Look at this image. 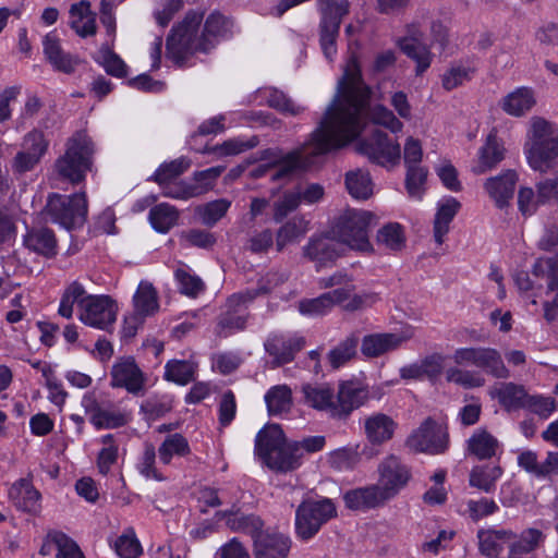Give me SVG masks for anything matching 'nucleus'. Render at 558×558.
I'll return each mask as SVG.
<instances>
[{
  "mask_svg": "<svg viewBox=\"0 0 558 558\" xmlns=\"http://www.w3.org/2000/svg\"><path fill=\"white\" fill-rule=\"evenodd\" d=\"M369 94L362 80L357 58L351 54L339 82L338 94L310 138L286 155L275 148L259 151L258 159L276 168L271 180H284L296 170H306L316 162L317 157L353 141L361 133L366 114L374 124L385 126L392 133L400 132L403 124L388 108L377 105L367 112Z\"/></svg>",
  "mask_w": 558,
  "mask_h": 558,
  "instance_id": "obj_1",
  "label": "nucleus"
},
{
  "mask_svg": "<svg viewBox=\"0 0 558 558\" xmlns=\"http://www.w3.org/2000/svg\"><path fill=\"white\" fill-rule=\"evenodd\" d=\"M202 21L203 13L190 12L168 36L167 56L179 66L183 65L187 57L193 53L209 52L221 39L231 34L232 22L219 12L208 15L199 35L198 28Z\"/></svg>",
  "mask_w": 558,
  "mask_h": 558,
  "instance_id": "obj_2",
  "label": "nucleus"
},
{
  "mask_svg": "<svg viewBox=\"0 0 558 558\" xmlns=\"http://www.w3.org/2000/svg\"><path fill=\"white\" fill-rule=\"evenodd\" d=\"M255 453L271 470L288 472L300 465L298 445H287L282 429L270 424L255 439Z\"/></svg>",
  "mask_w": 558,
  "mask_h": 558,
  "instance_id": "obj_3",
  "label": "nucleus"
},
{
  "mask_svg": "<svg viewBox=\"0 0 558 558\" xmlns=\"http://www.w3.org/2000/svg\"><path fill=\"white\" fill-rule=\"evenodd\" d=\"M94 151L92 140L85 133H75L69 138L64 154L54 161V178L71 184L81 183L92 170Z\"/></svg>",
  "mask_w": 558,
  "mask_h": 558,
  "instance_id": "obj_4",
  "label": "nucleus"
},
{
  "mask_svg": "<svg viewBox=\"0 0 558 558\" xmlns=\"http://www.w3.org/2000/svg\"><path fill=\"white\" fill-rule=\"evenodd\" d=\"M377 223L376 216L368 210L348 209L337 220L332 234L339 244L362 253L373 252L369 231Z\"/></svg>",
  "mask_w": 558,
  "mask_h": 558,
  "instance_id": "obj_5",
  "label": "nucleus"
},
{
  "mask_svg": "<svg viewBox=\"0 0 558 558\" xmlns=\"http://www.w3.org/2000/svg\"><path fill=\"white\" fill-rule=\"evenodd\" d=\"M531 146L527 149L529 165L546 172L558 162V134L553 125L542 118H534L531 128Z\"/></svg>",
  "mask_w": 558,
  "mask_h": 558,
  "instance_id": "obj_6",
  "label": "nucleus"
},
{
  "mask_svg": "<svg viewBox=\"0 0 558 558\" xmlns=\"http://www.w3.org/2000/svg\"><path fill=\"white\" fill-rule=\"evenodd\" d=\"M46 214L54 223L71 230L86 221L88 206L85 192L72 195L52 193L48 196Z\"/></svg>",
  "mask_w": 558,
  "mask_h": 558,
  "instance_id": "obj_7",
  "label": "nucleus"
},
{
  "mask_svg": "<svg viewBox=\"0 0 558 558\" xmlns=\"http://www.w3.org/2000/svg\"><path fill=\"white\" fill-rule=\"evenodd\" d=\"M337 515L333 501L323 497L320 499H305L295 511L296 535L306 541L318 533L320 527Z\"/></svg>",
  "mask_w": 558,
  "mask_h": 558,
  "instance_id": "obj_8",
  "label": "nucleus"
},
{
  "mask_svg": "<svg viewBox=\"0 0 558 558\" xmlns=\"http://www.w3.org/2000/svg\"><path fill=\"white\" fill-rule=\"evenodd\" d=\"M133 312L124 317L122 333L133 338L144 325L147 317L159 311V298L155 287L148 281H141L133 295Z\"/></svg>",
  "mask_w": 558,
  "mask_h": 558,
  "instance_id": "obj_9",
  "label": "nucleus"
},
{
  "mask_svg": "<svg viewBox=\"0 0 558 558\" xmlns=\"http://www.w3.org/2000/svg\"><path fill=\"white\" fill-rule=\"evenodd\" d=\"M256 299L252 291L238 292L229 296L225 310L217 319L216 333L219 337H228L246 328L250 318L248 305Z\"/></svg>",
  "mask_w": 558,
  "mask_h": 558,
  "instance_id": "obj_10",
  "label": "nucleus"
},
{
  "mask_svg": "<svg viewBox=\"0 0 558 558\" xmlns=\"http://www.w3.org/2000/svg\"><path fill=\"white\" fill-rule=\"evenodd\" d=\"M407 446L416 452L440 454L447 451L449 435L447 427L427 417L407 439Z\"/></svg>",
  "mask_w": 558,
  "mask_h": 558,
  "instance_id": "obj_11",
  "label": "nucleus"
},
{
  "mask_svg": "<svg viewBox=\"0 0 558 558\" xmlns=\"http://www.w3.org/2000/svg\"><path fill=\"white\" fill-rule=\"evenodd\" d=\"M357 151L372 162L387 168L398 165L401 158L400 145L379 130H374L368 137L359 142Z\"/></svg>",
  "mask_w": 558,
  "mask_h": 558,
  "instance_id": "obj_12",
  "label": "nucleus"
},
{
  "mask_svg": "<svg viewBox=\"0 0 558 558\" xmlns=\"http://www.w3.org/2000/svg\"><path fill=\"white\" fill-rule=\"evenodd\" d=\"M378 474L379 478L376 486L386 501L395 498L412 478L410 466L393 454L385 458L379 463Z\"/></svg>",
  "mask_w": 558,
  "mask_h": 558,
  "instance_id": "obj_13",
  "label": "nucleus"
},
{
  "mask_svg": "<svg viewBox=\"0 0 558 558\" xmlns=\"http://www.w3.org/2000/svg\"><path fill=\"white\" fill-rule=\"evenodd\" d=\"M118 307L108 295H87L81 303L78 319L86 326L107 330L117 319Z\"/></svg>",
  "mask_w": 558,
  "mask_h": 558,
  "instance_id": "obj_14",
  "label": "nucleus"
},
{
  "mask_svg": "<svg viewBox=\"0 0 558 558\" xmlns=\"http://www.w3.org/2000/svg\"><path fill=\"white\" fill-rule=\"evenodd\" d=\"M82 407L89 414L90 423L97 428H119L131 421L130 413L117 409L113 404H101L94 393H86L82 398Z\"/></svg>",
  "mask_w": 558,
  "mask_h": 558,
  "instance_id": "obj_15",
  "label": "nucleus"
},
{
  "mask_svg": "<svg viewBox=\"0 0 558 558\" xmlns=\"http://www.w3.org/2000/svg\"><path fill=\"white\" fill-rule=\"evenodd\" d=\"M341 252L338 240L329 234L312 235L302 248L303 257L314 263L317 270L332 266Z\"/></svg>",
  "mask_w": 558,
  "mask_h": 558,
  "instance_id": "obj_16",
  "label": "nucleus"
},
{
  "mask_svg": "<svg viewBox=\"0 0 558 558\" xmlns=\"http://www.w3.org/2000/svg\"><path fill=\"white\" fill-rule=\"evenodd\" d=\"M305 345L303 337H286L283 335H270L265 343V351L271 356L270 368H277L292 362L295 354Z\"/></svg>",
  "mask_w": 558,
  "mask_h": 558,
  "instance_id": "obj_17",
  "label": "nucleus"
},
{
  "mask_svg": "<svg viewBox=\"0 0 558 558\" xmlns=\"http://www.w3.org/2000/svg\"><path fill=\"white\" fill-rule=\"evenodd\" d=\"M302 402L336 418V390L329 383H305L301 386Z\"/></svg>",
  "mask_w": 558,
  "mask_h": 558,
  "instance_id": "obj_18",
  "label": "nucleus"
},
{
  "mask_svg": "<svg viewBox=\"0 0 558 558\" xmlns=\"http://www.w3.org/2000/svg\"><path fill=\"white\" fill-rule=\"evenodd\" d=\"M409 332H377L365 336L361 342V353L366 359H374L399 349L411 339Z\"/></svg>",
  "mask_w": 558,
  "mask_h": 558,
  "instance_id": "obj_19",
  "label": "nucleus"
},
{
  "mask_svg": "<svg viewBox=\"0 0 558 558\" xmlns=\"http://www.w3.org/2000/svg\"><path fill=\"white\" fill-rule=\"evenodd\" d=\"M111 383L114 388H124L128 392L137 395L143 390L144 376L134 359L124 357L112 365Z\"/></svg>",
  "mask_w": 558,
  "mask_h": 558,
  "instance_id": "obj_20",
  "label": "nucleus"
},
{
  "mask_svg": "<svg viewBox=\"0 0 558 558\" xmlns=\"http://www.w3.org/2000/svg\"><path fill=\"white\" fill-rule=\"evenodd\" d=\"M290 549V537L279 532L262 531L253 542L255 558H287Z\"/></svg>",
  "mask_w": 558,
  "mask_h": 558,
  "instance_id": "obj_21",
  "label": "nucleus"
},
{
  "mask_svg": "<svg viewBox=\"0 0 558 558\" xmlns=\"http://www.w3.org/2000/svg\"><path fill=\"white\" fill-rule=\"evenodd\" d=\"M367 399V391L353 381H344L336 391V418L345 420L353 410L361 407Z\"/></svg>",
  "mask_w": 558,
  "mask_h": 558,
  "instance_id": "obj_22",
  "label": "nucleus"
},
{
  "mask_svg": "<svg viewBox=\"0 0 558 558\" xmlns=\"http://www.w3.org/2000/svg\"><path fill=\"white\" fill-rule=\"evenodd\" d=\"M44 53L48 62L56 71L71 74L80 63V59L63 50L59 38L54 33L46 35L43 41Z\"/></svg>",
  "mask_w": 558,
  "mask_h": 558,
  "instance_id": "obj_23",
  "label": "nucleus"
},
{
  "mask_svg": "<svg viewBox=\"0 0 558 558\" xmlns=\"http://www.w3.org/2000/svg\"><path fill=\"white\" fill-rule=\"evenodd\" d=\"M518 465L536 478H548L558 474V452L549 451L543 462L533 450H524L518 456Z\"/></svg>",
  "mask_w": 558,
  "mask_h": 558,
  "instance_id": "obj_24",
  "label": "nucleus"
},
{
  "mask_svg": "<svg viewBox=\"0 0 558 558\" xmlns=\"http://www.w3.org/2000/svg\"><path fill=\"white\" fill-rule=\"evenodd\" d=\"M9 499L16 509L36 514L40 510V493L28 478H20L9 489Z\"/></svg>",
  "mask_w": 558,
  "mask_h": 558,
  "instance_id": "obj_25",
  "label": "nucleus"
},
{
  "mask_svg": "<svg viewBox=\"0 0 558 558\" xmlns=\"http://www.w3.org/2000/svg\"><path fill=\"white\" fill-rule=\"evenodd\" d=\"M489 395L493 399H497L499 404L509 412L526 408L530 396L524 386L511 381L495 384L490 388Z\"/></svg>",
  "mask_w": 558,
  "mask_h": 558,
  "instance_id": "obj_26",
  "label": "nucleus"
},
{
  "mask_svg": "<svg viewBox=\"0 0 558 558\" xmlns=\"http://www.w3.org/2000/svg\"><path fill=\"white\" fill-rule=\"evenodd\" d=\"M517 181L518 174L515 171L507 170L497 177L489 178L484 186L495 204L502 208L513 197Z\"/></svg>",
  "mask_w": 558,
  "mask_h": 558,
  "instance_id": "obj_27",
  "label": "nucleus"
},
{
  "mask_svg": "<svg viewBox=\"0 0 558 558\" xmlns=\"http://www.w3.org/2000/svg\"><path fill=\"white\" fill-rule=\"evenodd\" d=\"M345 15L340 13L319 15V44L325 57L329 60H332L337 53L336 43L339 37L342 19Z\"/></svg>",
  "mask_w": 558,
  "mask_h": 558,
  "instance_id": "obj_28",
  "label": "nucleus"
},
{
  "mask_svg": "<svg viewBox=\"0 0 558 558\" xmlns=\"http://www.w3.org/2000/svg\"><path fill=\"white\" fill-rule=\"evenodd\" d=\"M422 34L417 29L410 31V35L399 40L400 49L416 62V74L421 75L430 65L432 53L426 45L421 41Z\"/></svg>",
  "mask_w": 558,
  "mask_h": 558,
  "instance_id": "obj_29",
  "label": "nucleus"
},
{
  "mask_svg": "<svg viewBox=\"0 0 558 558\" xmlns=\"http://www.w3.org/2000/svg\"><path fill=\"white\" fill-rule=\"evenodd\" d=\"M505 158V148L496 132L492 131L478 150V159L472 167L475 174H483L495 168Z\"/></svg>",
  "mask_w": 558,
  "mask_h": 558,
  "instance_id": "obj_30",
  "label": "nucleus"
},
{
  "mask_svg": "<svg viewBox=\"0 0 558 558\" xmlns=\"http://www.w3.org/2000/svg\"><path fill=\"white\" fill-rule=\"evenodd\" d=\"M536 105L535 93L531 87H518L500 101L501 109L512 117H523Z\"/></svg>",
  "mask_w": 558,
  "mask_h": 558,
  "instance_id": "obj_31",
  "label": "nucleus"
},
{
  "mask_svg": "<svg viewBox=\"0 0 558 558\" xmlns=\"http://www.w3.org/2000/svg\"><path fill=\"white\" fill-rule=\"evenodd\" d=\"M343 500L351 510L374 509L387 502L376 484L351 489L344 494Z\"/></svg>",
  "mask_w": 558,
  "mask_h": 558,
  "instance_id": "obj_32",
  "label": "nucleus"
},
{
  "mask_svg": "<svg viewBox=\"0 0 558 558\" xmlns=\"http://www.w3.org/2000/svg\"><path fill=\"white\" fill-rule=\"evenodd\" d=\"M397 423L387 414L375 413L365 418L366 438L373 445H381L393 437Z\"/></svg>",
  "mask_w": 558,
  "mask_h": 558,
  "instance_id": "obj_33",
  "label": "nucleus"
},
{
  "mask_svg": "<svg viewBox=\"0 0 558 558\" xmlns=\"http://www.w3.org/2000/svg\"><path fill=\"white\" fill-rule=\"evenodd\" d=\"M515 537L510 530H480L477 532L480 553L488 558H497L505 545Z\"/></svg>",
  "mask_w": 558,
  "mask_h": 558,
  "instance_id": "obj_34",
  "label": "nucleus"
},
{
  "mask_svg": "<svg viewBox=\"0 0 558 558\" xmlns=\"http://www.w3.org/2000/svg\"><path fill=\"white\" fill-rule=\"evenodd\" d=\"M71 28L80 37H88L96 34V16L90 11V5L86 1L74 3L70 8Z\"/></svg>",
  "mask_w": 558,
  "mask_h": 558,
  "instance_id": "obj_35",
  "label": "nucleus"
},
{
  "mask_svg": "<svg viewBox=\"0 0 558 558\" xmlns=\"http://www.w3.org/2000/svg\"><path fill=\"white\" fill-rule=\"evenodd\" d=\"M499 441L486 429L478 428L466 441V450L478 460H488L496 456Z\"/></svg>",
  "mask_w": 558,
  "mask_h": 558,
  "instance_id": "obj_36",
  "label": "nucleus"
},
{
  "mask_svg": "<svg viewBox=\"0 0 558 558\" xmlns=\"http://www.w3.org/2000/svg\"><path fill=\"white\" fill-rule=\"evenodd\" d=\"M222 518H226L227 525L233 531L239 533L248 534L253 541L262 533L263 521L255 514H243L234 512L233 510H226L219 512Z\"/></svg>",
  "mask_w": 558,
  "mask_h": 558,
  "instance_id": "obj_37",
  "label": "nucleus"
},
{
  "mask_svg": "<svg viewBox=\"0 0 558 558\" xmlns=\"http://www.w3.org/2000/svg\"><path fill=\"white\" fill-rule=\"evenodd\" d=\"M24 244L31 251L45 257L57 254V240L52 230L48 228L34 229L27 232Z\"/></svg>",
  "mask_w": 558,
  "mask_h": 558,
  "instance_id": "obj_38",
  "label": "nucleus"
},
{
  "mask_svg": "<svg viewBox=\"0 0 558 558\" xmlns=\"http://www.w3.org/2000/svg\"><path fill=\"white\" fill-rule=\"evenodd\" d=\"M268 414L280 416L291 411L293 405L292 390L288 385H276L265 393Z\"/></svg>",
  "mask_w": 558,
  "mask_h": 558,
  "instance_id": "obj_39",
  "label": "nucleus"
},
{
  "mask_svg": "<svg viewBox=\"0 0 558 558\" xmlns=\"http://www.w3.org/2000/svg\"><path fill=\"white\" fill-rule=\"evenodd\" d=\"M460 208L461 204L454 197H448L439 203L434 220V238L438 244L444 243V238L449 232V225Z\"/></svg>",
  "mask_w": 558,
  "mask_h": 558,
  "instance_id": "obj_40",
  "label": "nucleus"
},
{
  "mask_svg": "<svg viewBox=\"0 0 558 558\" xmlns=\"http://www.w3.org/2000/svg\"><path fill=\"white\" fill-rule=\"evenodd\" d=\"M502 473L504 470L499 465H476L470 472L469 485L487 494L493 493Z\"/></svg>",
  "mask_w": 558,
  "mask_h": 558,
  "instance_id": "obj_41",
  "label": "nucleus"
},
{
  "mask_svg": "<svg viewBox=\"0 0 558 558\" xmlns=\"http://www.w3.org/2000/svg\"><path fill=\"white\" fill-rule=\"evenodd\" d=\"M477 368H481L486 374L497 379H507L510 377V371L505 365L500 352L494 348L480 347Z\"/></svg>",
  "mask_w": 558,
  "mask_h": 558,
  "instance_id": "obj_42",
  "label": "nucleus"
},
{
  "mask_svg": "<svg viewBox=\"0 0 558 558\" xmlns=\"http://www.w3.org/2000/svg\"><path fill=\"white\" fill-rule=\"evenodd\" d=\"M359 345V337L350 335L339 342L327 354V362L331 369H338L355 357Z\"/></svg>",
  "mask_w": 558,
  "mask_h": 558,
  "instance_id": "obj_43",
  "label": "nucleus"
},
{
  "mask_svg": "<svg viewBox=\"0 0 558 558\" xmlns=\"http://www.w3.org/2000/svg\"><path fill=\"white\" fill-rule=\"evenodd\" d=\"M259 143V140L257 136H251L246 140L241 137H234L230 138L228 141H225L222 144L215 145L213 147L206 146L202 153L203 154H215L219 157L225 156H234L239 155L241 153H244L248 149H252L256 147Z\"/></svg>",
  "mask_w": 558,
  "mask_h": 558,
  "instance_id": "obj_44",
  "label": "nucleus"
},
{
  "mask_svg": "<svg viewBox=\"0 0 558 558\" xmlns=\"http://www.w3.org/2000/svg\"><path fill=\"white\" fill-rule=\"evenodd\" d=\"M190 453L187 439L179 433L167 436L158 448L159 459L163 464H170L174 456L185 457Z\"/></svg>",
  "mask_w": 558,
  "mask_h": 558,
  "instance_id": "obj_45",
  "label": "nucleus"
},
{
  "mask_svg": "<svg viewBox=\"0 0 558 558\" xmlns=\"http://www.w3.org/2000/svg\"><path fill=\"white\" fill-rule=\"evenodd\" d=\"M546 263L549 268L546 294H555L551 301L544 303V317L550 323L558 317V254Z\"/></svg>",
  "mask_w": 558,
  "mask_h": 558,
  "instance_id": "obj_46",
  "label": "nucleus"
},
{
  "mask_svg": "<svg viewBox=\"0 0 558 558\" xmlns=\"http://www.w3.org/2000/svg\"><path fill=\"white\" fill-rule=\"evenodd\" d=\"M345 186L349 194L356 199H367L373 194V183L367 171L361 169L345 174Z\"/></svg>",
  "mask_w": 558,
  "mask_h": 558,
  "instance_id": "obj_47",
  "label": "nucleus"
},
{
  "mask_svg": "<svg viewBox=\"0 0 558 558\" xmlns=\"http://www.w3.org/2000/svg\"><path fill=\"white\" fill-rule=\"evenodd\" d=\"M376 242L378 245L384 246L389 251H401L405 245L403 228L397 222H389L385 225L378 230Z\"/></svg>",
  "mask_w": 558,
  "mask_h": 558,
  "instance_id": "obj_48",
  "label": "nucleus"
},
{
  "mask_svg": "<svg viewBox=\"0 0 558 558\" xmlns=\"http://www.w3.org/2000/svg\"><path fill=\"white\" fill-rule=\"evenodd\" d=\"M179 218V213L174 206L161 203L153 207L149 211V221L153 228L161 233L168 232Z\"/></svg>",
  "mask_w": 558,
  "mask_h": 558,
  "instance_id": "obj_49",
  "label": "nucleus"
},
{
  "mask_svg": "<svg viewBox=\"0 0 558 558\" xmlns=\"http://www.w3.org/2000/svg\"><path fill=\"white\" fill-rule=\"evenodd\" d=\"M307 230V222L303 218L294 217L282 225L276 236L278 251H282L289 243H292L304 235Z\"/></svg>",
  "mask_w": 558,
  "mask_h": 558,
  "instance_id": "obj_50",
  "label": "nucleus"
},
{
  "mask_svg": "<svg viewBox=\"0 0 558 558\" xmlns=\"http://www.w3.org/2000/svg\"><path fill=\"white\" fill-rule=\"evenodd\" d=\"M196 365L191 361L172 360L165 366V378L178 385H186L194 379Z\"/></svg>",
  "mask_w": 558,
  "mask_h": 558,
  "instance_id": "obj_51",
  "label": "nucleus"
},
{
  "mask_svg": "<svg viewBox=\"0 0 558 558\" xmlns=\"http://www.w3.org/2000/svg\"><path fill=\"white\" fill-rule=\"evenodd\" d=\"M262 94L266 98L267 105L281 113L298 116L304 111L303 107L295 105L283 92L277 88H264Z\"/></svg>",
  "mask_w": 558,
  "mask_h": 558,
  "instance_id": "obj_52",
  "label": "nucleus"
},
{
  "mask_svg": "<svg viewBox=\"0 0 558 558\" xmlns=\"http://www.w3.org/2000/svg\"><path fill=\"white\" fill-rule=\"evenodd\" d=\"M87 296L84 287L74 281L63 292L58 313L60 316L70 319L73 316L74 304L77 303L78 311L81 312V303Z\"/></svg>",
  "mask_w": 558,
  "mask_h": 558,
  "instance_id": "obj_53",
  "label": "nucleus"
},
{
  "mask_svg": "<svg viewBox=\"0 0 558 558\" xmlns=\"http://www.w3.org/2000/svg\"><path fill=\"white\" fill-rule=\"evenodd\" d=\"M223 170L225 167L217 166L202 171H196L193 175V182H190L192 195H194V197H198L213 190L216 180L221 175Z\"/></svg>",
  "mask_w": 558,
  "mask_h": 558,
  "instance_id": "obj_54",
  "label": "nucleus"
},
{
  "mask_svg": "<svg viewBox=\"0 0 558 558\" xmlns=\"http://www.w3.org/2000/svg\"><path fill=\"white\" fill-rule=\"evenodd\" d=\"M96 60L109 75L116 77H124L126 75V64L108 45L101 46Z\"/></svg>",
  "mask_w": 558,
  "mask_h": 558,
  "instance_id": "obj_55",
  "label": "nucleus"
},
{
  "mask_svg": "<svg viewBox=\"0 0 558 558\" xmlns=\"http://www.w3.org/2000/svg\"><path fill=\"white\" fill-rule=\"evenodd\" d=\"M190 166L191 161L189 159L184 157L178 158L168 163L161 165L151 177V180L157 182L159 185H163L185 172Z\"/></svg>",
  "mask_w": 558,
  "mask_h": 558,
  "instance_id": "obj_56",
  "label": "nucleus"
},
{
  "mask_svg": "<svg viewBox=\"0 0 558 558\" xmlns=\"http://www.w3.org/2000/svg\"><path fill=\"white\" fill-rule=\"evenodd\" d=\"M544 534L537 529L524 530L520 538L510 545L511 555L529 554L535 550L538 545L543 542Z\"/></svg>",
  "mask_w": 558,
  "mask_h": 558,
  "instance_id": "obj_57",
  "label": "nucleus"
},
{
  "mask_svg": "<svg viewBox=\"0 0 558 558\" xmlns=\"http://www.w3.org/2000/svg\"><path fill=\"white\" fill-rule=\"evenodd\" d=\"M101 442L105 447L98 453L97 466L99 472L106 475L118 460V445L116 444L114 436L112 434L102 436Z\"/></svg>",
  "mask_w": 558,
  "mask_h": 558,
  "instance_id": "obj_58",
  "label": "nucleus"
},
{
  "mask_svg": "<svg viewBox=\"0 0 558 558\" xmlns=\"http://www.w3.org/2000/svg\"><path fill=\"white\" fill-rule=\"evenodd\" d=\"M230 206V201L219 198L199 207L198 215L201 216L204 225L213 227L227 214Z\"/></svg>",
  "mask_w": 558,
  "mask_h": 558,
  "instance_id": "obj_59",
  "label": "nucleus"
},
{
  "mask_svg": "<svg viewBox=\"0 0 558 558\" xmlns=\"http://www.w3.org/2000/svg\"><path fill=\"white\" fill-rule=\"evenodd\" d=\"M52 544L57 547L56 558H84L77 544L62 532H54L49 535Z\"/></svg>",
  "mask_w": 558,
  "mask_h": 558,
  "instance_id": "obj_60",
  "label": "nucleus"
},
{
  "mask_svg": "<svg viewBox=\"0 0 558 558\" xmlns=\"http://www.w3.org/2000/svg\"><path fill=\"white\" fill-rule=\"evenodd\" d=\"M156 449L153 444L146 442L137 469L146 478H154L158 482L165 481V476L156 469Z\"/></svg>",
  "mask_w": 558,
  "mask_h": 558,
  "instance_id": "obj_61",
  "label": "nucleus"
},
{
  "mask_svg": "<svg viewBox=\"0 0 558 558\" xmlns=\"http://www.w3.org/2000/svg\"><path fill=\"white\" fill-rule=\"evenodd\" d=\"M114 548L121 558H137L142 554V546L132 529L118 537Z\"/></svg>",
  "mask_w": 558,
  "mask_h": 558,
  "instance_id": "obj_62",
  "label": "nucleus"
},
{
  "mask_svg": "<svg viewBox=\"0 0 558 558\" xmlns=\"http://www.w3.org/2000/svg\"><path fill=\"white\" fill-rule=\"evenodd\" d=\"M174 275L182 294L195 298L204 291L205 284L199 277L191 275L182 268L177 269Z\"/></svg>",
  "mask_w": 558,
  "mask_h": 558,
  "instance_id": "obj_63",
  "label": "nucleus"
},
{
  "mask_svg": "<svg viewBox=\"0 0 558 558\" xmlns=\"http://www.w3.org/2000/svg\"><path fill=\"white\" fill-rule=\"evenodd\" d=\"M446 378L449 383H454L464 388L482 387L485 383L484 378L473 372L450 367L446 372Z\"/></svg>",
  "mask_w": 558,
  "mask_h": 558,
  "instance_id": "obj_64",
  "label": "nucleus"
}]
</instances>
